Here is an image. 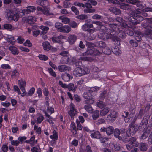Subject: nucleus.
Wrapping results in <instances>:
<instances>
[{
  "mask_svg": "<svg viewBox=\"0 0 152 152\" xmlns=\"http://www.w3.org/2000/svg\"><path fill=\"white\" fill-rule=\"evenodd\" d=\"M53 135L50 136V138L54 140H57L58 139L57 132L56 131L54 130L53 132Z\"/></svg>",
  "mask_w": 152,
  "mask_h": 152,
  "instance_id": "32",
  "label": "nucleus"
},
{
  "mask_svg": "<svg viewBox=\"0 0 152 152\" xmlns=\"http://www.w3.org/2000/svg\"><path fill=\"white\" fill-rule=\"evenodd\" d=\"M143 114V110L141 109L139 111V113L137 115H136L137 116L138 119H141Z\"/></svg>",
  "mask_w": 152,
  "mask_h": 152,
  "instance_id": "46",
  "label": "nucleus"
},
{
  "mask_svg": "<svg viewBox=\"0 0 152 152\" xmlns=\"http://www.w3.org/2000/svg\"><path fill=\"white\" fill-rule=\"evenodd\" d=\"M103 17L98 14L94 15L92 17V18L94 19H99L102 18Z\"/></svg>",
  "mask_w": 152,
  "mask_h": 152,
  "instance_id": "63",
  "label": "nucleus"
},
{
  "mask_svg": "<svg viewBox=\"0 0 152 152\" xmlns=\"http://www.w3.org/2000/svg\"><path fill=\"white\" fill-rule=\"evenodd\" d=\"M72 10L73 12L76 15H78L79 14V11L77 9L76 7L75 6H72L71 7Z\"/></svg>",
  "mask_w": 152,
  "mask_h": 152,
  "instance_id": "49",
  "label": "nucleus"
},
{
  "mask_svg": "<svg viewBox=\"0 0 152 152\" xmlns=\"http://www.w3.org/2000/svg\"><path fill=\"white\" fill-rule=\"evenodd\" d=\"M6 16L9 20H13L15 21H17L18 20L19 18L18 13H15L11 10L8 11L7 12Z\"/></svg>",
  "mask_w": 152,
  "mask_h": 152,
  "instance_id": "5",
  "label": "nucleus"
},
{
  "mask_svg": "<svg viewBox=\"0 0 152 152\" xmlns=\"http://www.w3.org/2000/svg\"><path fill=\"white\" fill-rule=\"evenodd\" d=\"M96 47L98 48H104L106 46V44L103 41H99L95 42Z\"/></svg>",
  "mask_w": 152,
  "mask_h": 152,
  "instance_id": "27",
  "label": "nucleus"
},
{
  "mask_svg": "<svg viewBox=\"0 0 152 152\" xmlns=\"http://www.w3.org/2000/svg\"><path fill=\"white\" fill-rule=\"evenodd\" d=\"M18 84L19 87L25 86L26 82L24 80H19L18 81Z\"/></svg>",
  "mask_w": 152,
  "mask_h": 152,
  "instance_id": "39",
  "label": "nucleus"
},
{
  "mask_svg": "<svg viewBox=\"0 0 152 152\" xmlns=\"http://www.w3.org/2000/svg\"><path fill=\"white\" fill-rule=\"evenodd\" d=\"M37 19L35 17L29 16L27 18V21L30 24H32L36 21Z\"/></svg>",
  "mask_w": 152,
  "mask_h": 152,
  "instance_id": "28",
  "label": "nucleus"
},
{
  "mask_svg": "<svg viewBox=\"0 0 152 152\" xmlns=\"http://www.w3.org/2000/svg\"><path fill=\"white\" fill-rule=\"evenodd\" d=\"M77 38L76 35H71L68 38V41L70 44H72L75 42Z\"/></svg>",
  "mask_w": 152,
  "mask_h": 152,
  "instance_id": "18",
  "label": "nucleus"
},
{
  "mask_svg": "<svg viewBox=\"0 0 152 152\" xmlns=\"http://www.w3.org/2000/svg\"><path fill=\"white\" fill-rule=\"evenodd\" d=\"M70 61L69 56H65L62 57L60 60V63L63 64H68Z\"/></svg>",
  "mask_w": 152,
  "mask_h": 152,
  "instance_id": "20",
  "label": "nucleus"
},
{
  "mask_svg": "<svg viewBox=\"0 0 152 152\" xmlns=\"http://www.w3.org/2000/svg\"><path fill=\"white\" fill-rule=\"evenodd\" d=\"M129 43L131 45L134 47H136L138 46L137 42L132 39L129 41Z\"/></svg>",
  "mask_w": 152,
  "mask_h": 152,
  "instance_id": "44",
  "label": "nucleus"
},
{
  "mask_svg": "<svg viewBox=\"0 0 152 152\" xmlns=\"http://www.w3.org/2000/svg\"><path fill=\"white\" fill-rule=\"evenodd\" d=\"M148 148V145L145 143H141L139 145V149L142 151H146L147 150Z\"/></svg>",
  "mask_w": 152,
  "mask_h": 152,
  "instance_id": "19",
  "label": "nucleus"
},
{
  "mask_svg": "<svg viewBox=\"0 0 152 152\" xmlns=\"http://www.w3.org/2000/svg\"><path fill=\"white\" fill-rule=\"evenodd\" d=\"M71 144L75 146H77L78 144V141L77 140L74 139L72 142Z\"/></svg>",
  "mask_w": 152,
  "mask_h": 152,
  "instance_id": "64",
  "label": "nucleus"
},
{
  "mask_svg": "<svg viewBox=\"0 0 152 152\" xmlns=\"http://www.w3.org/2000/svg\"><path fill=\"white\" fill-rule=\"evenodd\" d=\"M125 136L123 137V141L125 143L128 142L134 147H137L138 146V143L136 141V139L134 137H132L129 139Z\"/></svg>",
  "mask_w": 152,
  "mask_h": 152,
  "instance_id": "4",
  "label": "nucleus"
},
{
  "mask_svg": "<svg viewBox=\"0 0 152 152\" xmlns=\"http://www.w3.org/2000/svg\"><path fill=\"white\" fill-rule=\"evenodd\" d=\"M76 18L78 19L84 20L87 19L88 16L85 14H81L77 16Z\"/></svg>",
  "mask_w": 152,
  "mask_h": 152,
  "instance_id": "35",
  "label": "nucleus"
},
{
  "mask_svg": "<svg viewBox=\"0 0 152 152\" xmlns=\"http://www.w3.org/2000/svg\"><path fill=\"white\" fill-rule=\"evenodd\" d=\"M91 137L93 138L100 139L102 135L100 132L97 131L93 130L90 132Z\"/></svg>",
  "mask_w": 152,
  "mask_h": 152,
  "instance_id": "10",
  "label": "nucleus"
},
{
  "mask_svg": "<svg viewBox=\"0 0 152 152\" xmlns=\"http://www.w3.org/2000/svg\"><path fill=\"white\" fill-rule=\"evenodd\" d=\"M44 8V9L42 10V12L44 15H48L53 14L50 12L49 8L45 7Z\"/></svg>",
  "mask_w": 152,
  "mask_h": 152,
  "instance_id": "31",
  "label": "nucleus"
},
{
  "mask_svg": "<svg viewBox=\"0 0 152 152\" xmlns=\"http://www.w3.org/2000/svg\"><path fill=\"white\" fill-rule=\"evenodd\" d=\"M114 136L118 139L119 140H122L123 141V137L120 136V131L119 129L117 128H116L114 130L113 132Z\"/></svg>",
  "mask_w": 152,
  "mask_h": 152,
  "instance_id": "16",
  "label": "nucleus"
},
{
  "mask_svg": "<svg viewBox=\"0 0 152 152\" xmlns=\"http://www.w3.org/2000/svg\"><path fill=\"white\" fill-rule=\"evenodd\" d=\"M64 38L63 36L61 35L58 37H52V39L53 42L55 43H61L62 42L61 41V39H63Z\"/></svg>",
  "mask_w": 152,
  "mask_h": 152,
  "instance_id": "15",
  "label": "nucleus"
},
{
  "mask_svg": "<svg viewBox=\"0 0 152 152\" xmlns=\"http://www.w3.org/2000/svg\"><path fill=\"white\" fill-rule=\"evenodd\" d=\"M7 40L8 42L12 44H14L15 41L14 37L12 36H9L8 37Z\"/></svg>",
  "mask_w": 152,
  "mask_h": 152,
  "instance_id": "38",
  "label": "nucleus"
},
{
  "mask_svg": "<svg viewBox=\"0 0 152 152\" xmlns=\"http://www.w3.org/2000/svg\"><path fill=\"white\" fill-rule=\"evenodd\" d=\"M90 104H87L85 105L84 106V108L86 111L89 113H91L92 112L93 110Z\"/></svg>",
  "mask_w": 152,
  "mask_h": 152,
  "instance_id": "29",
  "label": "nucleus"
},
{
  "mask_svg": "<svg viewBox=\"0 0 152 152\" xmlns=\"http://www.w3.org/2000/svg\"><path fill=\"white\" fill-rule=\"evenodd\" d=\"M3 27L5 29L12 31L14 30L15 29V28L11 24H5L3 25Z\"/></svg>",
  "mask_w": 152,
  "mask_h": 152,
  "instance_id": "24",
  "label": "nucleus"
},
{
  "mask_svg": "<svg viewBox=\"0 0 152 152\" xmlns=\"http://www.w3.org/2000/svg\"><path fill=\"white\" fill-rule=\"evenodd\" d=\"M83 95V96L84 98L86 99V100L84 101L85 103L88 104H91L94 103V99L92 98L91 94L89 91L84 93Z\"/></svg>",
  "mask_w": 152,
  "mask_h": 152,
  "instance_id": "6",
  "label": "nucleus"
},
{
  "mask_svg": "<svg viewBox=\"0 0 152 152\" xmlns=\"http://www.w3.org/2000/svg\"><path fill=\"white\" fill-rule=\"evenodd\" d=\"M59 55L63 56H69V53L68 51L63 50L60 53Z\"/></svg>",
  "mask_w": 152,
  "mask_h": 152,
  "instance_id": "43",
  "label": "nucleus"
},
{
  "mask_svg": "<svg viewBox=\"0 0 152 152\" xmlns=\"http://www.w3.org/2000/svg\"><path fill=\"white\" fill-rule=\"evenodd\" d=\"M64 33H68L70 31L71 29L68 26L65 25L64 26Z\"/></svg>",
  "mask_w": 152,
  "mask_h": 152,
  "instance_id": "51",
  "label": "nucleus"
},
{
  "mask_svg": "<svg viewBox=\"0 0 152 152\" xmlns=\"http://www.w3.org/2000/svg\"><path fill=\"white\" fill-rule=\"evenodd\" d=\"M9 50L13 55H17L19 53V51L18 49L14 46H10L9 48Z\"/></svg>",
  "mask_w": 152,
  "mask_h": 152,
  "instance_id": "21",
  "label": "nucleus"
},
{
  "mask_svg": "<svg viewBox=\"0 0 152 152\" xmlns=\"http://www.w3.org/2000/svg\"><path fill=\"white\" fill-rule=\"evenodd\" d=\"M27 138L26 137H20L18 138V140L20 142V143H22V142L24 140H26Z\"/></svg>",
  "mask_w": 152,
  "mask_h": 152,
  "instance_id": "59",
  "label": "nucleus"
},
{
  "mask_svg": "<svg viewBox=\"0 0 152 152\" xmlns=\"http://www.w3.org/2000/svg\"><path fill=\"white\" fill-rule=\"evenodd\" d=\"M35 91V88L34 87H32L29 91L27 94L28 96H31L34 94Z\"/></svg>",
  "mask_w": 152,
  "mask_h": 152,
  "instance_id": "48",
  "label": "nucleus"
},
{
  "mask_svg": "<svg viewBox=\"0 0 152 152\" xmlns=\"http://www.w3.org/2000/svg\"><path fill=\"white\" fill-rule=\"evenodd\" d=\"M95 11V10L94 9H85L84 10V12L85 13H93Z\"/></svg>",
  "mask_w": 152,
  "mask_h": 152,
  "instance_id": "42",
  "label": "nucleus"
},
{
  "mask_svg": "<svg viewBox=\"0 0 152 152\" xmlns=\"http://www.w3.org/2000/svg\"><path fill=\"white\" fill-rule=\"evenodd\" d=\"M110 110L109 108L105 107L100 111V115L101 116H104L107 114Z\"/></svg>",
  "mask_w": 152,
  "mask_h": 152,
  "instance_id": "25",
  "label": "nucleus"
},
{
  "mask_svg": "<svg viewBox=\"0 0 152 152\" xmlns=\"http://www.w3.org/2000/svg\"><path fill=\"white\" fill-rule=\"evenodd\" d=\"M93 25L91 23H85L82 26V30L84 31H87L88 32L90 28H93Z\"/></svg>",
  "mask_w": 152,
  "mask_h": 152,
  "instance_id": "17",
  "label": "nucleus"
},
{
  "mask_svg": "<svg viewBox=\"0 0 152 152\" xmlns=\"http://www.w3.org/2000/svg\"><path fill=\"white\" fill-rule=\"evenodd\" d=\"M25 46H28L29 47H31L32 46V45L31 43L29 40H26L24 44Z\"/></svg>",
  "mask_w": 152,
  "mask_h": 152,
  "instance_id": "62",
  "label": "nucleus"
},
{
  "mask_svg": "<svg viewBox=\"0 0 152 152\" xmlns=\"http://www.w3.org/2000/svg\"><path fill=\"white\" fill-rule=\"evenodd\" d=\"M142 35L146 39H152V29L150 28L145 29Z\"/></svg>",
  "mask_w": 152,
  "mask_h": 152,
  "instance_id": "9",
  "label": "nucleus"
},
{
  "mask_svg": "<svg viewBox=\"0 0 152 152\" xmlns=\"http://www.w3.org/2000/svg\"><path fill=\"white\" fill-rule=\"evenodd\" d=\"M107 91L106 90L102 92L101 93L99 96V98L100 99H104L107 95Z\"/></svg>",
  "mask_w": 152,
  "mask_h": 152,
  "instance_id": "52",
  "label": "nucleus"
},
{
  "mask_svg": "<svg viewBox=\"0 0 152 152\" xmlns=\"http://www.w3.org/2000/svg\"><path fill=\"white\" fill-rule=\"evenodd\" d=\"M42 45L44 50L49 51L51 49L52 46L50 44L48 41H45L42 43Z\"/></svg>",
  "mask_w": 152,
  "mask_h": 152,
  "instance_id": "14",
  "label": "nucleus"
},
{
  "mask_svg": "<svg viewBox=\"0 0 152 152\" xmlns=\"http://www.w3.org/2000/svg\"><path fill=\"white\" fill-rule=\"evenodd\" d=\"M118 31V35L120 37L124 38L126 36V34L124 31L119 29Z\"/></svg>",
  "mask_w": 152,
  "mask_h": 152,
  "instance_id": "33",
  "label": "nucleus"
},
{
  "mask_svg": "<svg viewBox=\"0 0 152 152\" xmlns=\"http://www.w3.org/2000/svg\"><path fill=\"white\" fill-rule=\"evenodd\" d=\"M38 57L40 59L42 60L46 61L48 59V57L45 55H39Z\"/></svg>",
  "mask_w": 152,
  "mask_h": 152,
  "instance_id": "40",
  "label": "nucleus"
},
{
  "mask_svg": "<svg viewBox=\"0 0 152 152\" xmlns=\"http://www.w3.org/2000/svg\"><path fill=\"white\" fill-rule=\"evenodd\" d=\"M148 120L146 118H143L142 120L140 125L142 126L141 127L144 128V129H146V128L147 127V124L148 123Z\"/></svg>",
  "mask_w": 152,
  "mask_h": 152,
  "instance_id": "26",
  "label": "nucleus"
},
{
  "mask_svg": "<svg viewBox=\"0 0 152 152\" xmlns=\"http://www.w3.org/2000/svg\"><path fill=\"white\" fill-rule=\"evenodd\" d=\"M35 7L34 6H29L27 7V9L22 11L21 12L24 14H28L35 11Z\"/></svg>",
  "mask_w": 152,
  "mask_h": 152,
  "instance_id": "12",
  "label": "nucleus"
},
{
  "mask_svg": "<svg viewBox=\"0 0 152 152\" xmlns=\"http://www.w3.org/2000/svg\"><path fill=\"white\" fill-rule=\"evenodd\" d=\"M37 93L38 95V97L39 98L42 96V94L41 89L40 88H38L37 90Z\"/></svg>",
  "mask_w": 152,
  "mask_h": 152,
  "instance_id": "61",
  "label": "nucleus"
},
{
  "mask_svg": "<svg viewBox=\"0 0 152 152\" xmlns=\"http://www.w3.org/2000/svg\"><path fill=\"white\" fill-rule=\"evenodd\" d=\"M97 105L98 107L101 108H102L105 106V104L102 101H99L97 102Z\"/></svg>",
  "mask_w": 152,
  "mask_h": 152,
  "instance_id": "37",
  "label": "nucleus"
},
{
  "mask_svg": "<svg viewBox=\"0 0 152 152\" xmlns=\"http://www.w3.org/2000/svg\"><path fill=\"white\" fill-rule=\"evenodd\" d=\"M57 69L61 72H64L71 70V68L66 65H61L58 66Z\"/></svg>",
  "mask_w": 152,
  "mask_h": 152,
  "instance_id": "11",
  "label": "nucleus"
},
{
  "mask_svg": "<svg viewBox=\"0 0 152 152\" xmlns=\"http://www.w3.org/2000/svg\"><path fill=\"white\" fill-rule=\"evenodd\" d=\"M151 130V129L150 127H148L146 129H144L143 130L145 131V132L142 134L141 138L142 139H145L148 136V133Z\"/></svg>",
  "mask_w": 152,
  "mask_h": 152,
  "instance_id": "22",
  "label": "nucleus"
},
{
  "mask_svg": "<svg viewBox=\"0 0 152 152\" xmlns=\"http://www.w3.org/2000/svg\"><path fill=\"white\" fill-rule=\"evenodd\" d=\"M19 73L15 70H14L11 75V77L12 78H14L16 76L18 75Z\"/></svg>",
  "mask_w": 152,
  "mask_h": 152,
  "instance_id": "60",
  "label": "nucleus"
},
{
  "mask_svg": "<svg viewBox=\"0 0 152 152\" xmlns=\"http://www.w3.org/2000/svg\"><path fill=\"white\" fill-rule=\"evenodd\" d=\"M112 51L116 55H119L121 53V51L119 50L117 46V48H114L112 49Z\"/></svg>",
  "mask_w": 152,
  "mask_h": 152,
  "instance_id": "36",
  "label": "nucleus"
},
{
  "mask_svg": "<svg viewBox=\"0 0 152 152\" xmlns=\"http://www.w3.org/2000/svg\"><path fill=\"white\" fill-rule=\"evenodd\" d=\"M99 115V113L98 110H96L94 111L92 114V117L93 119L94 120H96L97 119Z\"/></svg>",
  "mask_w": 152,
  "mask_h": 152,
  "instance_id": "30",
  "label": "nucleus"
},
{
  "mask_svg": "<svg viewBox=\"0 0 152 152\" xmlns=\"http://www.w3.org/2000/svg\"><path fill=\"white\" fill-rule=\"evenodd\" d=\"M113 127L110 126L106 128V133L108 135H110L113 134Z\"/></svg>",
  "mask_w": 152,
  "mask_h": 152,
  "instance_id": "23",
  "label": "nucleus"
},
{
  "mask_svg": "<svg viewBox=\"0 0 152 152\" xmlns=\"http://www.w3.org/2000/svg\"><path fill=\"white\" fill-rule=\"evenodd\" d=\"M72 120L74 119V116L77 114V111L74 104L71 103L70 105V110L68 113Z\"/></svg>",
  "mask_w": 152,
  "mask_h": 152,
  "instance_id": "7",
  "label": "nucleus"
},
{
  "mask_svg": "<svg viewBox=\"0 0 152 152\" xmlns=\"http://www.w3.org/2000/svg\"><path fill=\"white\" fill-rule=\"evenodd\" d=\"M71 3L69 2H63V6L66 8H69L71 6Z\"/></svg>",
  "mask_w": 152,
  "mask_h": 152,
  "instance_id": "45",
  "label": "nucleus"
},
{
  "mask_svg": "<svg viewBox=\"0 0 152 152\" xmlns=\"http://www.w3.org/2000/svg\"><path fill=\"white\" fill-rule=\"evenodd\" d=\"M48 1L46 0H43L40 5L44 8L46 7V6L48 5Z\"/></svg>",
  "mask_w": 152,
  "mask_h": 152,
  "instance_id": "53",
  "label": "nucleus"
},
{
  "mask_svg": "<svg viewBox=\"0 0 152 152\" xmlns=\"http://www.w3.org/2000/svg\"><path fill=\"white\" fill-rule=\"evenodd\" d=\"M117 116V113L116 112L114 111L108 115L107 117V119L109 121H113Z\"/></svg>",
  "mask_w": 152,
  "mask_h": 152,
  "instance_id": "13",
  "label": "nucleus"
},
{
  "mask_svg": "<svg viewBox=\"0 0 152 152\" xmlns=\"http://www.w3.org/2000/svg\"><path fill=\"white\" fill-rule=\"evenodd\" d=\"M74 87V84L72 83H70L69 84L67 85H66V88L69 91L72 90L73 88Z\"/></svg>",
  "mask_w": 152,
  "mask_h": 152,
  "instance_id": "47",
  "label": "nucleus"
},
{
  "mask_svg": "<svg viewBox=\"0 0 152 152\" xmlns=\"http://www.w3.org/2000/svg\"><path fill=\"white\" fill-rule=\"evenodd\" d=\"M73 4L75 6H78L80 7H82L83 8H84L85 7L84 4L79 3L78 2H74Z\"/></svg>",
  "mask_w": 152,
  "mask_h": 152,
  "instance_id": "55",
  "label": "nucleus"
},
{
  "mask_svg": "<svg viewBox=\"0 0 152 152\" xmlns=\"http://www.w3.org/2000/svg\"><path fill=\"white\" fill-rule=\"evenodd\" d=\"M90 59V58L89 57H81L78 59L80 61H89Z\"/></svg>",
  "mask_w": 152,
  "mask_h": 152,
  "instance_id": "56",
  "label": "nucleus"
},
{
  "mask_svg": "<svg viewBox=\"0 0 152 152\" xmlns=\"http://www.w3.org/2000/svg\"><path fill=\"white\" fill-rule=\"evenodd\" d=\"M48 70L49 72L52 76L54 77H56V74L55 72L53 71L51 68H48Z\"/></svg>",
  "mask_w": 152,
  "mask_h": 152,
  "instance_id": "50",
  "label": "nucleus"
},
{
  "mask_svg": "<svg viewBox=\"0 0 152 152\" xmlns=\"http://www.w3.org/2000/svg\"><path fill=\"white\" fill-rule=\"evenodd\" d=\"M92 23L98 25L99 31L103 32L98 35L100 39L104 40L111 39L115 42V44L117 46L120 45V39L117 36L118 31L120 29L118 28L117 24H110L109 26L110 28H108L103 25L102 23L100 21H93Z\"/></svg>",
  "mask_w": 152,
  "mask_h": 152,
  "instance_id": "1",
  "label": "nucleus"
},
{
  "mask_svg": "<svg viewBox=\"0 0 152 152\" xmlns=\"http://www.w3.org/2000/svg\"><path fill=\"white\" fill-rule=\"evenodd\" d=\"M18 42V43L21 44L25 40L21 36H19L17 39Z\"/></svg>",
  "mask_w": 152,
  "mask_h": 152,
  "instance_id": "58",
  "label": "nucleus"
},
{
  "mask_svg": "<svg viewBox=\"0 0 152 152\" xmlns=\"http://www.w3.org/2000/svg\"><path fill=\"white\" fill-rule=\"evenodd\" d=\"M141 13V10L137 9L134 14V16H132L128 18V20L132 24L136 25L140 23V22L143 20V17L140 13Z\"/></svg>",
  "mask_w": 152,
  "mask_h": 152,
  "instance_id": "2",
  "label": "nucleus"
},
{
  "mask_svg": "<svg viewBox=\"0 0 152 152\" xmlns=\"http://www.w3.org/2000/svg\"><path fill=\"white\" fill-rule=\"evenodd\" d=\"M118 4L119 5V7L121 9L126 10L128 9V4H124L123 3H120Z\"/></svg>",
  "mask_w": 152,
  "mask_h": 152,
  "instance_id": "34",
  "label": "nucleus"
},
{
  "mask_svg": "<svg viewBox=\"0 0 152 152\" xmlns=\"http://www.w3.org/2000/svg\"><path fill=\"white\" fill-rule=\"evenodd\" d=\"M1 67L4 69H11V67L8 64H3L1 65Z\"/></svg>",
  "mask_w": 152,
  "mask_h": 152,
  "instance_id": "57",
  "label": "nucleus"
},
{
  "mask_svg": "<svg viewBox=\"0 0 152 152\" xmlns=\"http://www.w3.org/2000/svg\"><path fill=\"white\" fill-rule=\"evenodd\" d=\"M90 70L88 67H84L83 68L81 67L75 68L73 72L74 75L77 77L81 76L89 73Z\"/></svg>",
  "mask_w": 152,
  "mask_h": 152,
  "instance_id": "3",
  "label": "nucleus"
},
{
  "mask_svg": "<svg viewBox=\"0 0 152 152\" xmlns=\"http://www.w3.org/2000/svg\"><path fill=\"white\" fill-rule=\"evenodd\" d=\"M137 130V126H130L126 132V135L128 137L133 136L136 133Z\"/></svg>",
  "mask_w": 152,
  "mask_h": 152,
  "instance_id": "8",
  "label": "nucleus"
},
{
  "mask_svg": "<svg viewBox=\"0 0 152 152\" xmlns=\"http://www.w3.org/2000/svg\"><path fill=\"white\" fill-rule=\"evenodd\" d=\"M105 121L104 119L103 118H100L97 121L96 124L97 125H100L102 124L105 123Z\"/></svg>",
  "mask_w": 152,
  "mask_h": 152,
  "instance_id": "54",
  "label": "nucleus"
},
{
  "mask_svg": "<svg viewBox=\"0 0 152 152\" xmlns=\"http://www.w3.org/2000/svg\"><path fill=\"white\" fill-rule=\"evenodd\" d=\"M86 46L88 47V48H92L94 47H96L95 43H93L90 42H88L86 44Z\"/></svg>",
  "mask_w": 152,
  "mask_h": 152,
  "instance_id": "41",
  "label": "nucleus"
}]
</instances>
